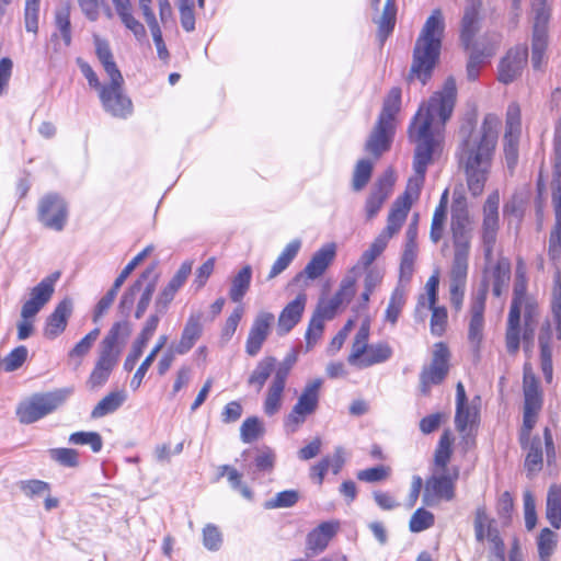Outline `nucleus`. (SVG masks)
Wrapping results in <instances>:
<instances>
[{"label":"nucleus","mask_w":561,"mask_h":561,"mask_svg":"<svg viewBox=\"0 0 561 561\" xmlns=\"http://www.w3.org/2000/svg\"><path fill=\"white\" fill-rule=\"evenodd\" d=\"M456 98V81L447 78L442 90L424 102L415 114L410 126V138L416 144L413 160L415 173H426L439 144V133L451 116Z\"/></svg>","instance_id":"obj_1"},{"label":"nucleus","mask_w":561,"mask_h":561,"mask_svg":"<svg viewBox=\"0 0 561 561\" xmlns=\"http://www.w3.org/2000/svg\"><path fill=\"white\" fill-rule=\"evenodd\" d=\"M501 124L499 116L486 114L481 126L470 130L460 144L459 164L465 169L468 187L474 196L483 191Z\"/></svg>","instance_id":"obj_2"},{"label":"nucleus","mask_w":561,"mask_h":561,"mask_svg":"<svg viewBox=\"0 0 561 561\" xmlns=\"http://www.w3.org/2000/svg\"><path fill=\"white\" fill-rule=\"evenodd\" d=\"M526 289V265L522 260H518L515 271L514 296L505 334L506 348L511 354H515L519 348L522 317L524 321L523 340L527 350L529 342L533 340L539 316L538 304L533 296L527 294Z\"/></svg>","instance_id":"obj_3"},{"label":"nucleus","mask_w":561,"mask_h":561,"mask_svg":"<svg viewBox=\"0 0 561 561\" xmlns=\"http://www.w3.org/2000/svg\"><path fill=\"white\" fill-rule=\"evenodd\" d=\"M445 22L440 9H435L425 21L413 49V60L409 80H417L423 85L432 77L438 61Z\"/></svg>","instance_id":"obj_4"},{"label":"nucleus","mask_w":561,"mask_h":561,"mask_svg":"<svg viewBox=\"0 0 561 561\" xmlns=\"http://www.w3.org/2000/svg\"><path fill=\"white\" fill-rule=\"evenodd\" d=\"M454 260L449 273V286H465L469 267L471 227L468 211L462 206H454L451 211Z\"/></svg>","instance_id":"obj_5"},{"label":"nucleus","mask_w":561,"mask_h":561,"mask_svg":"<svg viewBox=\"0 0 561 561\" xmlns=\"http://www.w3.org/2000/svg\"><path fill=\"white\" fill-rule=\"evenodd\" d=\"M400 105L401 90L392 88L383 101L382 111L365 144V150L376 159L390 148L394 131V118L400 111Z\"/></svg>","instance_id":"obj_6"},{"label":"nucleus","mask_w":561,"mask_h":561,"mask_svg":"<svg viewBox=\"0 0 561 561\" xmlns=\"http://www.w3.org/2000/svg\"><path fill=\"white\" fill-rule=\"evenodd\" d=\"M369 322L364 321L355 334L351 353L347 357L350 365L367 368L387 362L393 354L392 347L386 342L368 344Z\"/></svg>","instance_id":"obj_7"},{"label":"nucleus","mask_w":561,"mask_h":561,"mask_svg":"<svg viewBox=\"0 0 561 561\" xmlns=\"http://www.w3.org/2000/svg\"><path fill=\"white\" fill-rule=\"evenodd\" d=\"M71 393V388H61L33 394L19 404L16 409L19 421L23 424H31L43 419L64 405Z\"/></svg>","instance_id":"obj_8"},{"label":"nucleus","mask_w":561,"mask_h":561,"mask_svg":"<svg viewBox=\"0 0 561 561\" xmlns=\"http://www.w3.org/2000/svg\"><path fill=\"white\" fill-rule=\"evenodd\" d=\"M439 276L438 273H434L425 284V294L419 297L415 307V317L423 322L427 317V311H431V332L434 335L440 336L446 331L448 316L445 307L436 306Z\"/></svg>","instance_id":"obj_9"},{"label":"nucleus","mask_w":561,"mask_h":561,"mask_svg":"<svg viewBox=\"0 0 561 561\" xmlns=\"http://www.w3.org/2000/svg\"><path fill=\"white\" fill-rule=\"evenodd\" d=\"M321 387L322 379L320 378L310 380L305 385L297 402L284 421L287 433H295L306 422L307 417L317 411Z\"/></svg>","instance_id":"obj_10"},{"label":"nucleus","mask_w":561,"mask_h":561,"mask_svg":"<svg viewBox=\"0 0 561 561\" xmlns=\"http://www.w3.org/2000/svg\"><path fill=\"white\" fill-rule=\"evenodd\" d=\"M531 10L535 14L531 43V65L535 70H540L546 64L550 10L546 0H531Z\"/></svg>","instance_id":"obj_11"},{"label":"nucleus","mask_w":561,"mask_h":561,"mask_svg":"<svg viewBox=\"0 0 561 561\" xmlns=\"http://www.w3.org/2000/svg\"><path fill=\"white\" fill-rule=\"evenodd\" d=\"M458 479V471L433 470L431 477L425 481L423 503L427 506L437 505L440 501H451L455 497V483Z\"/></svg>","instance_id":"obj_12"},{"label":"nucleus","mask_w":561,"mask_h":561,"mask_svg":"<svg viewBox=\"0 0 561 561\" xmlns=\"http://www.w3.org/2000/svg\"><path fill=\"white\" fill-rule=\"evenodd\" d=\"M424 179L425 173L414 172V175L408 181L404 193L393 202L387 218L388 221L402 227L413 203L419 199Z\"/></svg>","instance_id":"obj_13"},{"label":"nucleus","mask_w":561,"mask_h":561,"mask_svg":"<svg viewBox=\"0 0 561 561\" xmlns=\"http://www.w3.org/2000/svg\"><path fill=\"white\" fill-rule=\"evenodd\" d=\"M520 134V107L517 103L513 102L506 111L505 134L503 138L504 153L510 168H513L517 162Z\"/></svg>","instance_id":"obj_14"},{"label":"nucleus","mask_w":561,"mask_h":561,"mask_svg":"<svg viewBox=\"0 0 561 561\" xmlns=\"http://www.w3.org/2000/svg\"><path fill=\"white\" fill-rule=\"evenodd\" d=\"M449 351L444 343L434 345L433 358L421 373V391L427 394L431 386L440 383L448 373Z\"/></svg>","instance_id":"obj_15"},{"label":"nucleus","mask_w":561,"mask_h":561,"mask_svg":"<svg viewBox=\"0 0 561 561\" xmlns=\"http://www.w3.org/2000/svg\"><path fill=\"white\" fill-rule=\"evenodd\" d=\"M68 217L65 201L57 194H47L38 203V219L47 228L60 231Z\"/></svg>","instance_id":"obj_16"},{"label":"nucleus","mask_w":561,"mask_h":561,"mask_svg":"<svg viewBox=\"0 0 561 561\" xmlns=\"http://www.w3.org/2000/svg\"><path fill=\"white\" fill-rule=\"evenodd\" d=\"M499 205L500 195L497 192L490 194L483 205L482 238L488 260L492 254L499 230Z\"/></svg>","instance_id":"obj_17"},{"label":"nucleus","mask_w":561,"mask_h":561,"mask_svg":"<svg viewBox=\"0 0 561 561\" xmlns=\"http://www.w3.org/2000/svg\"><path fill=\"white\" fill-rule=\"evenodd\" d=\"M401 227L387 220L386 228L375 238L369 248L363 252L351 273L363 272L385 251L389 240L400 231Z\"/></svg>","instance_id":"obj_18"},{"label":"nucleus","mask_w":561,"mask_h":561,"mask_svg":"<svg viewBox=\"0 0 561 561\" xmlns=\"http://www.w3.org/2000/svg\"><path fill=\"white\" fill-rule=\"evenodd\" d=\"M396 182L392 170H387L374 184L365 204L367 219H373L390 196Z\"/></svg>","instance_id":"obj_19"},{"label":"nucleus","mask_w":561,"mask_h":561,"mask_svg":"<svg viewBox=\"0 0 561 561\" xmlns=\"http://www.w3.org/2000/svg\"><path fill=\"white\" fill-rule=\"evenodd\" d=\"M274 320V314L268 311H260L255 316L245 343V352L248 355L255 356L261 351L270 334Z\"/></svg>","instance_id":"obj_20"},{"label":"nucleus","mask_w":561,"mask_h":561,"mask_svg":"<svg viewBox=\"0 0 561 561\" xmlns=\"http://www.w3.org/2000/svg\"><path fill=\"white\" fill-rule=\"evenodd\" d=\"M100 99L104 108L116 117H126L131 113V101L123 93V83L101 88Z\"/></svg>","instance_id":"obj_21"},{"label":"nucleus","mask_w":561,"mask_h":561,"mask_svg":"<svg viewBox=\"0 0 561 561\" xmlns=\"http://www.w3.org/2000/svg\"><path fill=\"white\" fill-rule=\"evenodd\" d=\"M290 373V364L278 365L275 370L273 380L268 386L264 400V412L267 415L276 414L283 404V392L285 390L286 380Z\"/></svg>","instance_id":"obj_22"},{"label":"nucleus","mask_w":561,"mask_h":561,"mask_svg":"<svg viewBox=\"0 0 561 561\" xmlns=\"http://www.w3.org/2000/svg\"><path fill=\"white\" fill-rule=\"evenodd\" d=\"M527 56L528 49L526 46H517L511 49L500 64L499 80L507 84L519 77L527 62Z\"/></svg>","instance_id":"obj_23"},{"label":"nucleus","mask_w":561,"mask_h":561,"mask_svg":"<svg viewBox=\"0 0 561 561\" xmlns=\"http://www.w3.org/2000/svg\"><path fill=\"white\" fill-rule=\"evenodd\" d=\"M58 277V273L47 276L32 288L30 298L22 306L25 313L37 314L42 310V308L50 300L55 290V283Z\"/></svg>","instance_id":"obj_24"},{"label":"nucleus","mask_w":561,"mask_h":561,"mask_svg":"<svg viewBox=\"0 0 561 561\" xmlns=\"http://www.w3.org/2000/svg\"><path fill=\"white\" fill-rule=\"evenodd\" d=\"M307 304V295L300 293L280 311L277 320L278 335H285L300 321Z\"/></svg>","instance_id":"obj_25"},{"label":"nucleus","mask_w":561,"mask_h":561,"mask_svg":"<svg viewBox=\"0 0 561 561\" xmlns=\"http://www.w3.org/2000/svg\"><path fill=\"white\" fill-rule=\"evenodd\" d=\"M203 313L192 312L187 318L174 353L183 355L190 352L203 334Z\"/></svg>","instance_id":"obj_26"},{"label":"nucleus","mask_w":561,"mask_h":561,"mask_svg":"<svg viewBox=\"0 0 561 561\" xmlns=\"http://www.w3.org/2000/svg\"><path fill=\"white\" fill-rule=\"evenodd\" d=\"M336 256V244L329 242L317 250L304 268V274L309 279L322 276Z\"/></svg>","instance_id":"obj_27"},{"label":"nucleus","mask_w":561,"mask_h":561,"mask_svg":"<svg viewBox=\"0 0 561 561\" xmlns=\"http://www.w3.org/2000/svg\"><path fill=\"white\" fill-rule=\"evenodd\" d=\"M485 294L478 295L472 301L470 308V320L468 328V340L470 344L478 350L483 340Z\"/></svg>","instance_id":"obj_28"},{"label":"nucleus","mask_w":561,"mask_h":561,"mask_svg":"<svg viewBox=\"0 0 561 561\" xmlns=\"http://www.w3.org/2000/svg\"><path fill=\"white\" fill-rule=\"evenodd\" d=\"M131 333L130 324L127 321L113 324L100 345V351L119 357L122 348Z\"/></svg>","instance_id":"obj_29"},{"label":"nucleus","mask_w":561,"mask_h":561,"mask_svg":"<svg viewBox=\"0 0 561 561\" xmlns=\"http://www.w3.org/2000/svg\"><path fill=\"white\" fill-rule=\"evenodd\" d=\"M71 312L72 302L69 299L60 301L46 320L44 335L48 339H55L60 335L67 327Z\"/></svg>","instance_id":"obj_30"},{"label":"nucleus","mask_w":561,"mask_h":561,"mask_svg":"<svg viewBox=\"0 0 561 561\" xmlns=\"http://www.w3.org/2000/svg\"><path fill=\"white\" fill-rule=\"evenodd\" d=\"M117 360L118 357L100 351L95 366L88 378L87 386L94 390L105 385Z\"/></svg>","instance_id":"obj_31"},{"label":"nucleus","mask_w":561,"mask_h":561,"mask_svg":"<svg viewBox=\"0 0 561 561\" xmlns=\"http://www.w3.org/2000/svg\"><path fill=\"white\" fill-rule=\"evenodd\" d=\"M481 8V1L470 0L465 8L461 20L460 37L466 47L471 44L478 31V16Z\"/></svg>","instance_id":"obj_32"},{"label":"nucleus","mask_w":561,"mask_h":561,"mask_svg":"<svg viewBox=\"0 0 561 561\" xmlns=\"http://www.w3.org/2000/svg\"><path fill=\"white\" fill-rule=\"evenodd\" d=\"M337 529V524L325 522L308 534L307 548L313 553L323 551L329 541L333 538Z\"/></svg>","instance_id":"obj_33"},{"label":"nucleus","mask_w":561,"mask_h":561,"mask_svg":"<svg viewBox=\"0 0 561 561\" xmlns=\"http://www.w3.org/2000/svg\"><path fill=\"white\" fill-rule=\"evenodd\" d=\"M474 533L478 541L488 540L491 545L502 540L497 529L493 527V520L488 516L484 507H478L476 511Z\"/></svg>","instance_id":"obj_34"},{"label":"nucleus","mask_w":561,"mask_h":561,"mask_svg":"<svg viewBox=\"0 0 561 561\" xmlns=\"http://www.w3.org/2000/svg\"><path fill=\"white\" fill-rule=\"evenodd\" d=\"M524 408L541 409L542 399L537 379L529 364L524 366Z\"/></svg>","instance_id":"obj_35"},{"label":"nucleus","mask_w":561,"mask_h":561,"mask_svg":"<svg viewBox=\"0 0 561 561\" xmlns=\"http://www.w3.org/2000/svg\"><path fill=\"white\" fill-rule=\"evenodd\" d=\"M301 248V241L299 239H295L290 241L278 255L276 261L271 267V271L267 275V279H273L283 273L297 256L299 250Z\"/></svg>","instance_id":"obj_36"},{"label":"nucleus","mask_w":561,"mask_h":561,"mask_svg":"<svg viewBox=\"0 0 561 561\" xmlns=\"http://www.w3.org/2000/svg\"><path fill=\"white\" fill-rule=\"evenodd\" d=\"M546 517L553 528L561 527V484H553L549 488Z\"/></svg>","instance_id":"obj_37"},{"label":"nucleus","mask_w":561,"mask_h":561,"mask_svg":"<svg viewBox=\"0 0 561 561\" xmlns=\"http://www.w3.org/2000/svg\"><path fill=\"white\" fill-rule=\"evenodd\" d=\"M126 393L123 390L107 393L92 410L91 417L100 419L115 412L126 401Z\"/></svg>","instance_id":"obj_38"},{"label":"nucleus","mask_w":561,"mask_h":561,"mask_svg":"<svg viewBox=\"0 0 561 561\" xmlns=\"http://www.w3.org/2000/svg\"><path fill=\"white\" fill-rule=\"evenodd\" d=\"M276 369V358L266 356L256 364L249 376L248 383L254 386L257 391H261L271 374Z\"/></svg>","instance_id":"obj_39"},{"label":"nucleus","mask_w":561,"mask_h":561,"mask_svg":"<svg viewBox=\"0 0 561 561\" xmlns=\"http://www.w3.org/2000/svg\"><path fill=\"white\" fill-rule=\"evenodd\" d=\"M252 279V267L244 265L231 279L229 297L232 301L239 302L250 288Z\"/></svg>","instance_id":"obj_40"},{"label":"nucleus","mask_w":561,"mask_h":561,"mask_svg":"<svg viewBox=\"0 0 561 561\" xmlns=\"http://www.w3.org/2000/svg\"><path fill=\"white\" fill-rule=\"evenodd\" d=\"M70 11L71 5L69 2H65L55 12V25L59 31L65 45L68 47L71 45V23H70Z\"/></svg>","instance_id":"obj_41"},{"label":"nucleus","mask_w":561,"mask_h":561,"mask_svg":"<svg viewBox=\"0 0 561 561\" xmlns=\"http://www.w3.org/2000/svg\"><path fill=\"white\" fill-rule=\"evenodd\" d=\"M407 301V288L404 286H396L391 294L388 307L386 309L385 319L394 324L401 313Z\"/></svg>","instance_id":"obj_42"},{"label":"nucleus","mask_w":561,"mask_h":561,"mask_svg":"<svg viewBox=\"0 0 561 561\" xmlns=\"http://www.w3.org/2000/svg\"><path fill=\"white\" fill-rule=\"evenodd\" d=\"M374 163L368 159L359 160L353 172L352 185L354 191H362L370 180Z\"/></svg>","instance_id":"obj_43"},{"label":"nucleus","mask_w":561,"mask_h":561,"mask_svg":"<svg viewBox=\"0 0 561 561\" xmlns=\"http://www.w3.org/2000/svg\"><path fill=\"white\" fill-rule=\"evenodd\" d=\"M264 434L262 422L256 417H248L240 427V437L243 443H252Z\"/></svg>","instance_id":"obj_44"},{"label":"nucleus","mask_w":561,"mask_h":561,"mask_svg":"<svg viewBox=\"0 0 561 561\" xmlns=\"http://www.w3.org/2000/svg\"><path fill=\"white\" fill-rule=\"evenodd\" d=\"M68 442L72 445H89L93 453H99L103 447V440L96 432H76L72 433Z\"/></svg>","instance_id":"obj_45"},{"label":"nucleus","mask_w":561,"mask_h":561,"mask_svg":"<svg viewBox=\"0 0 561 561\" xmlns=\"http://www.w3.org/2000/svg\"><path fill=\"white\" fill-rule=\"evenodd\" d=\"M51 460L62 467L76 468L79 466V453L72 448H51L48 450Z\"/></svg>","instance_id":"obj_46"},{"label":"nucleus","mask_w":561,"mask_h":561,"mask_svg":"<svg viewBox=\"0 0 561 561\" xmlns=\"http://www.w3.org/2000/svg\"><path fill=\"white\" fill-rule=\"evenodd\" d=\"M100 330L94 329L90 333H88L83 339H81L75 347L69 352V357L71 359H78L76 366L78 367L81 364L82 357H84L89 351L91 350L93 343L99 337Z\"/></svg>","instance_id":"obj_47"},{"label":"nucleus","mask_w":561,"mask_h":561,"mask_svg":"<svg viewBox=\"0 0 561 561\" xmlns=\"http://www.w3.org/2000/svg\"><path fill=\"white\" fill-rule=\"evenodd\" d=\"M299 500V493L296 490H286L278 492L273 499L265 502L267 510L285 508L294 506Z\"/></svg>","instance_id":"obj_48"},{"label":"nucleus","mask_w":561,"mask_h":561,"mask_svg":"<svg viewBox=\"0 0 561 561\" xmlns=\"http://www.w3.org/2000/svg\"><path fill=\"white\" fill-rule=\"evenodd\" d=\"M39 20V1L25 0L24 24L25 30L30 33L37 34Z\"/></svg>","instance_id":"obj_49"},{"label":"nucleus","mask_w":561,"mask_h":561,"mask_svg":"<svg viewBox=\"0 0 561 561\" xmlns=\"http://www.w3.org/2000/svg\"><path fill=\"white\" fill-rule=\"evenodd\" d=\"M542 466V449L541 442L536 438L531 442L529 450L525 459V467L529 473L537 472Z\"/></svg>","instance_id":"obj_50"},{"label":"nucleus","mask_w":561,"mask_h":561,"mask_svg":"<svg viewBox=\"0 0 561 561\" xmlns=\"http://www.w3.org/2000/svg\"><path fill=\"white\" fill-rule=\"evenodd\" d=\"M434 525V515L424 510L417 508L411 516L409 527L412 533H421Z\"/></svg>","instance_id":"obj_51"},{"label":"nucleus","mask_w":561,"mask_h":561,"mask_svg":"<svg viewBox=\"0 0 561 561\" xmlns=\"http://www.w3.org/2000/svg\"><path fill=\"white\" fill-rule=\"evenodd\" d=\"M219 476H227V479L233 489L239 490L244 497L251 499L252 492L248 486L242 484V476L238 472L237 469L228 465H224L219 467Z\"/></svg>","instance_id":"obj_52"},{"label":"nucleus","mask_w":561,"mask_h":561,"mask_svg":"<svg viewBox=\"0 0 561 561\" xmlns=\"http://www.w3.org/2000/svg\"><path fill=\"white\" fill-rule=\"evenodd\" d=\"M540 344V362H541V370L545 376V379L550 382L552 380V359H551V347L549 345L548 337L546 335H540L539 337Z\"/></svg>","instance_id":"obj_53"},{"label":"nucleus","mask_w":561,"mask_h":561,"mask_svg":"<svg viewBox=\"0 0 561 561\" xmlns=\"http://www.w3.org/2000/svg\"><path fill=\"white\" fill-rule=\"evenodd\" d=\"M154 265L147 267L141 274L140 278L122 296L119 307L122 309H128L133 306L136 294L141 289L142 280L148 279L153 271Z\"/></svg>","instance_id":"obj_54"},{"label":"nucleus","mask_w":561,"mask_h":561,"mask_svg":"<svg viewBox=\"0 0 561 561\" xmlns=\"http://www.w3.org/2000/svg\"><path fill=\"white\" fill-rule=\"evenodd\" d=\"M450 455V439L448 434H444L435 451V468L433 470H448L447 463L449 462Z\"/></svg>","instance_id":"obj_55"},{"label":"nucleus","mask_w":561,"mask_h":561,"mask_svg":"<svg viewBox=\"0 0 561 561\" xmlns=\"http://www.w3.org/2000/svg\"><path fill=\"white\" fill-rule=\"evenodd\" d=\"M390 467L377 466L358 471L356 477L360 481L374 483L388 479L390 477Z\"/></svg>","instance_id":"obj_56"},{"label":"nucleus","mask_w":561,"mask_h":561,"mask_svg":"<svg viewBox=\"0 0 561 561\" xmlns=\"http://www.w3.org/2000/svg\"><path fill=\"white\" fill-rule=\"evenodd\" d=\"M397 8L391 5H385L382 15L377 21L379 27V36L383 41L389 33L393 30L396 23Z\"/></svg>","instance_id":"obj_57"},{"label":"nucleus","mask_w":561,"mask_h":561,"mask_svg":"<svg viewBox=\"0 0 561 561\" xmlns=\"http://www.w3.org/2000/svg\"><path fill=\"white\" fill-rule=\"evenodd\" d=\"M323 331L324 322L312 316L305 335L307 351H310L314 347V345L322 337Z\"/></svg>","instance_id":"obj_58"},{"label":"nucleus","mask_w":561,"mask_h":561,"mask_svg":"<svg viewBox=\"0 0 561 561\" xmlns=\"http://www.w3.org/2000/svg\"><path fill=\"white\" fill-rule=\"evenodd\" d=\"M222 536L217 526L207 524L203 528V545L210 551H217L221 547Z\"/></svg>","instance_id":"obj_59"},{"label":"nucleus","mask_w":561,"mask_h":561,"mask_svg":"<svg viewBox=\"0 0 561 561\" xmlns=\"http://www.w3.org/2000/svg\"><path fill=\"white\" fill-rule=\"evenodd\" d=\"M549 256L552 261H558L561 255V215H556V225L549 238Z\"/></svg>","instance_id":"obj_60"},{"label":"nucleus","mask_w":561,"mask_h":561,"mask_svg":"<svg viewBox=\"0 0 561 561\" xmlns=\"http://www.w3.org/2000/svg\"><path fill=\"white\" fill-rule=\"evenodd\" d=\"M181 25L186 32L195 28V15L193 10V0H178Z\"/></svg>","instance_id":"obj_61"},{"label":"nucleus","mask_w":561,"mask_h":561,"mask_svg":"<svg viewBox=\"0 0 561 561\" xmlns=\"http://www.w3.org/2000/svg\"><path fill=\"white\" fill-rule=\"evenodd\" d=\"M275 453L267 446L256 449L254 463L260 471H272L275 465Z\"/></svg>","instance_id":"obj_62"},{"label":"nucleus","mask_w":561,"mask_h":561,"mask_svg":"<svg viewBox=\"0 0 561 561\" xmlns=\"http://www.w3.org/2000/svg\"><path fill=\"white\" fill-rule=\"evenodd\" d=\"M182 286L183 284H181L178 279L172 277L168 285L159 294L156 300L157 308H160L161 310L167 309V307L174 299L175 294Z\"/></svg>","instance_id":"obj_63"},{"label":"nucleus","mask_w":561,"mask_h":561,"mask_svg":"<svg viewBox=\"0 0 561 561\" xmlns=\"http://www.w3.org/2000/svg\"><path fill=\"white\" fill-rule=\"evenodd\" d=\"M27 357V348L23 345L15 347L3 359L5 371H14L20 368Z\"/></svg>","instance_id":"obj_64"}]
</instances>
